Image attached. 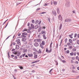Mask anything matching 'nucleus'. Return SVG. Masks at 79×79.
Listing matches in <instances>:
<instances>
[{"label": "nucleus", "instance_id": "1", "mask_svg": "<svg viewBox=\"0 0 79 79\" xmlns=\"http://www.w3.org/2000/svg\"><path fill=\"white\" fill-rule=\"evenodd\" d=\"M42 40L41 39H35L34 40L35 42H40L42 41Z\"/></svg>", "mask_w": 79, "mask_h": 79}, {"label": "nucleus", "instance_id": "2", "mask_svg": "<svg viewBox=\"0 0 79 79\" xmlns=\"http://www.w3.org/2000/svg\"><path fill=\"white\" fill-rule=\"evenodd\" d=\"M52 48H51L49 50H48V49H47V48H46V52L47 53H51V52H52Z\"/></svg>", "mask_w": 79, "mask_h": 79}, {"label": "nucleus", "instance_id": "3", "mask_svg": "<svg viewBox=\"0 0 79 79\" xmlns=\"http://www.w3.org/2000/svg\"><path fill=\"white\" fill-rule=\"evenodd\" d=\"M34 58H37V53L36 52H34Z\"/></svg>", "mask_w": 79, "mask_h": 79}, {"label": "nucleus", "instance_id": "4", "mask_svg": "<svg viewBox=\"0 0 79 79\" xmlns=\"http://www.w3.org/2000/svg\"><path fill=\"white\" fill-rule=\"evenodd\" d=\"M16 42H17V44L19 45H21V42H20V40L19 39H18L16 40Z\"/></svg>", "mask_w": 79, "mask_h": 79}, {"label": "nucleus", "instance_id": "5", "mask_svg": "<svg viewBox=\"0 0 79 79\" xmlns=\"http://www.w3.org/2000/svg\"><path fill=\"white\" fill-rule=\"evenodd\" d=\"M41 21H40V22H39V20H36L35 22V24H40L41 23Z\"/></svg>", "mask_w": 79, "mask_h": 79}, {"label": "nucleus", "instance_id": "6", "mask_svg": "<svg viewBox=\"0 0 79 79\" xmlns=\"http://www.w3.org/2000/svg\"><path fill=\"white\" fill-rule=\"evenodd\" d=\"M34 45L35 47H38L39 46V44L38 43L36 42L34 44Z\"/></svg>", "mask_w": 79, "mask_h": 79}, {"label": "nucleus", "instance_id": "7", "mask_svg": "<svg viewBox=\"0 0 79 79\" xmlns=\"http://www.w3.org/2000/svg\"><path fill=\"white\" fill-rule=\"evenodd\" d=\"M65 22H69V21H71V19H67L65 20Z\"/></svg>", "mask_w": 79, "mask_h": 79}, {"label": "nucleus", "instance_id": "8", "mask_svg": "<svg viewBox=\"0 0 79 79\" xmlns=\"http://www.w3.org/2000/svg\"><path fill=\"white\" fill-rule=\"evenodd\" d=\"M42 50L41 49H40L38 50V53H42Z\"/></svg>", "mask_w": 79, "mask_h": 79}, {"label": "nucleus", "instance_id": "9", "mask_svg": "<svg viewBox=\"0 0 79 79\" xmlns=\"http://www.w3.org/2000/svg\"><path fill=\"white\" fill-rule=\"evenodd\" d=\"M43 45L42 44H40V47H41V48H42V49H44V47L43 46Z\"/></svg>", "mask_w": 79, "mask_h": 79}, {"label": "nucleus", "instance_id": "10", "mask_svg": "<svg viewBox=\"0 0 79 79\" xmlns=\"http://www.w3.org/2000/svg\"><path fill=\"white\" fill-rule=\"evenodd\" d=\"M60 59L61 60V61L62 62V63H66V60H62V59H60Z\"/></svg>", "mask_w": 79, "mask_h": 79}, {"label": "nucleus", "instance_id": "11", "mask_svg": "<svg viewBox=\"0 0 79 79\" xmlns=\"http://www.w3.org/2000/svg\"><path fill=\"white\" fill-rule=\"evenodd\" d=\"M28 55L29 57H32L33 56L32 54H28Z\"/></svg>", "mask_w": 79, "mask_h": 79}, {"label": "nucleus", "instance_id": "12", "mask_svg": "<svg viewBox=\"0 0 79 79\" xmlns=\"http://www.w3.org/2000/svg\"><path fill=\"white\" fill-rule=\"evenodd\" d=\"M41 44L43 45H45V41H42Z\"/></svg>", "mask_w": 79, "mask_h": 79}, {"label": "nucleus", "instance_id": "13", "mask_svg": "<svg viewBox=\"0 0 79 79\" xmlns=\"http://www.w3.org/2000/svg\"><path fill=\"white\" fill-rule=\"evenodd\" d=\"M16 48L17 50H18L19 48V45H16Z\"/></svg>", "mask_w": 79, "mask_h": 79}, {"label": "nucleus", "instance_id": "14", "mask_svg": "<svg viewBox=\"0 0 79 79\" xmlns=\"http://www.w3.org/2000/svg\"><path fill=\"white\" fill-rule=\"evenodd\" d=\"M18 51H17V52H15V51H14L13 52V54H14V55H17V54H18Z\"/></svg>", "mask_w": 79, "mask_h": 79}, {"label": "nucleus", "instance_id": "15", "mask_svg": "<svg viewBox=\"0 0 79 79\" xmlns=\"http://www.w3.org/2000/svg\"><path fill=\"white\" fill-rule=\"evenodd\" d=\"M20 55H21V53L19 52V51H18V52H17V56H20Z\"/></svg>", "mask_w": 79, "mask_h": 79}, {"label": "nucleus", "instance_id": "16", "mask_svg": "<svg viewBox=\"0 0 79 79\" xmlns=\"http://www.w3.org/2000/svg\"><path fill=\"white\" fill-rule=\"evenodd\" d=\"M62 24L61 23L59 27V30H61V27H62Z\"/></svg>", "mask_w": 79, "mask_h": 79}, {"label": "nucleus", "instance_id": "17", "mask_svg": "<svg viewBox=\"0 0 79 79\" xmlns=\"http://www.w3.org/2000/svg\"><path fill=\"white\" fill-rule=\"evenodd\" d=\"M69 42L70 43L72 44L73 43V40L71 39H69Z\"/></svg>", "mask_w": 79, "mask_h": 79}, {"label": "nucleus", "instance_id": "18", "mask_svg": "<svg viewBox=\"0 0 79 79\" xmlns=\"http://www.w3.org/2000/svg\"><path fill=\"white\" fill-rule=\"evenodd\" d=\"M71 67L73 69H75V67L74 66V65H72Z\"/></svg>", "mask_w": 79, "mask_h": 79}, {"label": "nucleus", "instance_id": "19", "mask_svg": "<svg viewBox=\"0 0 79 79\" xmlns=\"http://www.w3.org/2000/svg\"><path fill=\"white\" fill-rule=\"evenodd\" d=\"M69 37L71 38V39H73V34H72L71 35H69Z\"/></svg>", "mask_w": 79, "mask_h": 79}, {"label": "nucleus", "instance_id": "20", "mask_svg": "<svg viewBox=\"0 0 79 79\" xmlns=\"http://www.w3.org/2000/svg\"><path fill=\"white\" fill-rule=\"evenodd\" d=\"M59 19H62V17H61V16L60 15H59Z\"/></svg>", "mask_w": 79, "mask_h": 79}, {"label": "nucleus", "instance_id": "21", "mask_svg": "<svg viewBox=\"0 0 79 79\" xmlns=\"http://www.w3.org/2000/svg\"><path fill=\"white\" fill-rule=\"evenodd\" d=\"M53 4L54 5H56L57 4V2H56V1H54Z\"/></svg>", "mask_w": 79, "mask_h": 79}, {"label": "nucleus", "instance_id": "22", "mask_svg": "<svg viewBox=\"0 0 79 79\" xmlns=\"http://www.w3.org/2000/svg\"><path fill=\"white\" fill-rule=\"evenodd\" d=\"M52 44H53V43L52 42H51V44H50V48H52Z\"/></svg>", "mask_w": 79, "mask_h": 79}, {"label": "nucleus", "instance_id": "23", "mask_svg": "<svg viewBox=\"0 0 79 79\" xmlns=\"http://www.w3.org/2000/svg\"><path fill=\"white\" fill-rule=\"evenodd\" d=\"M27 49H24L23 50V53H26L27 52Z\"/></svg>", "mask_w": 79, "mask_h": 79}, {"label": "nucleus", "instance_id": "24", "mask_svg": "<svg viewBox=\"0 0 79 79\" xmlns=\"http://www.w3.org/2000/svg\"><path fill=\"white\" fill-rule=\"evenodd\" d=\"M67 41H68V39L67 38H66L64 40L65 43V44L67 43Z\"/></svg>", "mask_w": 79, "mask_h": 79}, {"label": "nucleus", "instance_id": "25", "mask_svg": "<svg viewBox=\"0 0 79 79\" xmlns=\"http://www.w3.org/2000/svg\"><path fill=\"white\" fill-rule=\"evenodd\" d=\"M72 51L73 52H76V49L75 48H73L72 49Z\"/></svg>", "mask_w": 79, "mask_h": 79}, {"label": "nucleus", "instance_id": "26", "mask_svg": "<svg viewBox=\"0 0 79 79\" xmlns=\"http://www.w3.org/2000/svg\"><path fill=\"white\" fill-rule=\"evenodd\" d=\"M57 13H58V14H59V13H60V10H59V8H57Z\"/></svg>", "mask_w": 79, "mask_h": 79}, {"label": "nucleus", "instance_id": "27", "mask_svg": "<svg viewBox=\"0 0 79 79\" xmlns=\"http://www.w3.org/2000/svg\"><path fill=\"white\" fill-rule=\"evenodd\" d=\"M65 53H67L68 54V53H69V50H67L66 51H66L65 52Z\"/></svg>", "mask_w": 79, "mask_h": 79}, {"label": "nucleus", "instance_id": "28", "mask_svg": "<svg viewBox=\"0 0 79 79\" xmlns=\"http://www.w3.org/2000/svg\"><path fill=\"white\" fill-rule=\"evenodd\" d=\"M45 32H46L44 31H42L41 32V34H45Z\"/></svg>", "mask_w": 79, "mask_h": 79}, {"label": "nucleus", "instance_id": "29", "mask_svg": "<svg viewBox=\"0 0 79 79\" xmlns=\"http://www.w3.org/2000/svg\"><path fill=\"white\" fill-rule=\"evenodd\" d=\"M70 55L71 56H73V55H74V53L73 52H71L70 53Z\"/></svg>", "mask_w": 79, "mask_h": 79}, {"label": "nucleus", "instance_id": "30", "mask_svg": "<svg viewBox=\"0 0 79 79\" xmlns=\"http://www.w3.org/2000/svg\"><path fill=\"white\" fill-rule=\"evenodd\" d=\"M22 35H27V33L26 32H23L22 33Z\"/></svg>", "mask_w": 79, "mask_h": 79}, {"label": "nucleus", "instance_id": "31", "mask_svg": "<svg viewBox=\"0 0 79 79\" xmlns=\"http://www.w3.org/2000/svg\"><path fill=\"white\" fill-rule=\"evenodd\" d=\"M43 37L44 39H47V37L45 36V35H43Z\"/></svg>", "mask_w": 79, "mask_h": 79}, {"label": "nucleus", "instance_id": "32", "mask_svg": "<svg viewBox=\"0 0 79 79\" xmlns=\"http://www.w3.org/2000/svg\"><path fill=\"white\" fill-rule=\"evenodd\" d=\"M39 60H37L36 61H35V62H33L31 63V64H32L33 63H37V62H39Z\"/></svg>", "mask_w": 79, "mask_h": 79}, {"label": "nucleus", "instance_id": "33", "mask_svg": "<svg viewBox=\"0 0 79 79\" xmlns=\"http://www.w3.org/2000/svg\"><path fill=\"white\" fill-rule=\"evenodd\" d=\"M22 41L24 42V41H26V39L25 38H23L22 39Z\"/></svg>", "mask_w": 79, "mask_h": 79}, {"label": "nucleus", "instance_id": "34", "mask_svg": "<svg viewBox=\"0 0 79 79\" xmlns=\"http://www.w3.org/2000/svg\"><path fill=\"white\" fill-rule=\"evenodd\" d=\"M67 45H68V46H70L71 45V43H67Z\"/></svg>", "mask_w": 79, "mask_h": 79}, {"label": "nucleus", "instance_id": "35", "mask_svg": "<svg viewBox=\"0 0 79 79\" xmlns=\"http://www.w3.org/2000/svg\"><path fill=\"white\" fill-rule=\"evenodd\" d=\"M31 26L32 27V28H34V25L32 24H31Z\"/></svg>", "mask_w": 79, "mask_h": 79}, {"label": "nucleus", "instance_id": "36", "mask_svg": "<svg viewBox=\"0 0 79 79\" xmlns=\"http://www.w3.org/2000/svg\"><path fill=\"white\" fill-rule=\"evenodd\" d=\"M69 48L70 49H71L72 48H73V47L71 46H69Z\"/></svg>", "mask_w": 79, "mask_h": 79}, {"label": "nucleus", "instance_id": "37", "mask_svg": "<svg viewBox=\"0 0 79 79\" xmlns=\"http://www.w3.org/2000/svg\"><path fill=\"white\" fill-rule=\"evenodd\" d=\"M19 67L21 69H23V66H19Z\"/></svg>", "mask_w": 79, "mask_h": 79}, {"label": "nucleus", "instance_id": "38", "mask_svg": "<svg viewBox=\"0 0 79 79\" xmlns=\"http://www.w3.org/2000/svg\"><path fill=\"white\" fill-rule=\"evenodd\" d=\"M32 23H33V24H34V23H35V21L34 20H32Z\"/></svg>", "mask_w": 79, "mask_h": 79}, {"label": "nucleus", "instance_id": "39", "mask_svg": "<svg viewBox=\"0 0 79 79\" xmlns=\"http://www.w3.org/2000/svg\"><path fill=\"white\" fill-rule=\"evenodd\" d=\"M24 31H27V29H24L23 30V32H24Z\"/></svg>", "mask_w": 79, "mask_h": 79}, {"label": "nucleus", "instance_id": "40", "mask_svg": "<svg viewBox=\"0 0 79 79\" xmlns=\"http://www.w3.org/2000/svg\"><path fill=\"white\" fill-rule=\"evenodd\" d=\"M77 36V34L75 33L74 34V37H75H75H76Z\"/></svg>", "mask_w": 79, "mask_h": 79}, {"label": "nucleus", "instance_id": "41", "mask_svg": "<svg viewBox=\"0 0 79 79\" xmlns=\"http://www.w3.org/2000/svg\"><path fill=\"white\" fill-rule=\"evenodd\" d=\"M14 58H15V60H16V59H18V57H17V56H15Z\"/></svg>", "mask_w": 79, "mask_h": 79}, {"label": "nucleus", "instance_id": "42", "mask_svg": "<svg viewBox=\"0 0 79 79\" xmlns=\"http://www.w3.org/2000/svg\"><path fill=\"white\" fill-rule=\"evenodd\" d=\"M52 70H53V69H52L49 71V73H50L52 72Z\"/></svg>", "mask_w": 79, "mask_h": 79}, {"label": "nucleus", "instance_id": "43", "mask_svg": "<svg viewBox=\"0 0 79 79\" xmlns=\"http://www.w3.org/2000/svg\"><path fill=\"white\" fill-rule=\"evenodd\" d=\"M35 29H37L38 28V25H36L35 26Z\"/></svg>", "mask_w": 79, "mask_h": 79}, {"label": "nucleus", "instance_id": "44", "mask_svg": "<svg viewBox=\"0 0 79 79\" xmlns=\"http://www.w3.org/2000/svg\"><path fill=\"white\" fill-rule=\"evenodd\" d=\"M40 10V8H38L36 10V11H39V10Z\"/></svg>", "mask_w": 79, "mask_h": 79}, {"label": "nucleus", "instance_id": "45", "mask_svg": "<svg viewBox=\"0 0 79 79\" xmlns=\"http://www.w3.org/2000/svg\"><path fill=\"white\" fill-rule=\"evenodd\" d=\"M16 49H13L11 50L12 52H14V51H15Z\"/></svg>", "mask_w": 79, "mask_h": 79}, {"label": "nucleus", "instance_id": "46", "mask_svg": "<svg viewBox=\"0 0 79 79\" xmlns=\"http://www.w3.org/2000/svg\"><path fill=\"white\" fill-rule=\"evenodd\" d=\"M78 59L79 57H78V56H77L76 57V60H78Z\"/></svg>", "mask_w": 79, "mask_h": 79}, {"label": "nucleus", "instance_id": "47", "mask_svg": "<svg viewBox=\"0 0 79 79\" xmlns=\"http://www.w3.org/2000/svg\"><path fill=\"white\" fill-rule=\"evenodd\" d=\"M77 53L76 52H75L73 53V55H74V56H76V55Z\"/></svg>", "mask_w": 79, "mask_h": 79}, {"label": "nucleus", "instance_id": "48", "mask_svg": "<svg viewBox=\"0 0 79 79\" xmlns=\"http://www.w3.org/2000/svg\"><path fill=\"white\" fill-rule=\"evenodd\" d=\"M26 55V53H24L23 54L22 56L23 57H24V56Z\"/></svg>", "mask_w": 79, "mask_h": 79}, {"label": "nucleus", "instance_id": "49", "mask_svg": "<svg viewBox=\"0 0 79 79\" xmlns=\"http://www.w3.org/2000/svg\"><path fill=\"white\" fill-rule=\"evenodd\" d=\"M77 44L79 45V40H78L77 41Z\"/></svg>", "mask_w": 79, "mask_h": 79}, {"label": "nucleus", "instance_id": "50", "mask_svg": "<svg viewBox=\"0 0 79 79\" xmlns=\"http://www.w3.org/2000/svg\"><path fill=\"white\" fill-rule=\"evenodd\" d=\"M30 26V23H27V26Z\"/></svg>", "mask_w": 79, "mask_h": 79}, {"label": "nucleus", "instance_id": "51", "mask_svg": "<svg viewBox=\"0 0 79 79\" xmlns=\"http://www.w3.org/2000/svg\"><path fill=\"white\" fill-rule=\"evenodd\" d=\"M13 45H15V44H16V43L15 42H13L12 44Z\"/></svg>", "mask_w": 79, "mask_h": 79}, {"label": "nucleus", "instance_id": "52", "mask_svg": "<svg viewBox=\"0 0 79 79\" xmlns=\"http://www.w3.org/2000/svg\"><path fill=\"white\" fill-rule=\"evenodd\" d=\"M45 13H46V12H43L41 13V14H44Z\"/></svg>", "mask_w": 79, "mask_h": 79}, {"label": "nucleus", "instance_id": "53", "mask_svg": "<svg viewBox=\"0 0 79 79\" xmlns=\"http://www.w3.org/2000/svg\"><path fill=\"white\" fill-rule=\"evenodd\" d=\"M21 33H18V36H20V35H21Z\"/></svg>", "mask_w": 79, "mask_h": 79}, {"label": "nucleus", "instance_id": "54", "mask_svg": "<svg viewBox=\"0 0 79 79\" xmlns=\"http://www.w3.org/2000/svg\"><path fill=\"white\" fill-rule=\"evenodd\" d=\"M22 58H23V56H22V55H21L20 56L19 58L21 59Z\"/></svg>", "mask_w": 79, "mask_h": 79}, {"label": "nucleus", "instance_id": "55", "mask_svg": "<svg viewBox=\"0 0 79 79\" xmlns=\"http://www.w3.org/2000/svg\"><path fill=\"white\" fill-rule=\"evenodd\" d=\"M22 37H24V38H26V36H24V35H22Z\"/></svg>", "mask_w": 79, "mask_h": 79}, {"label": "nucleus", "instance_id": "56", "mask_svg": "<svg viewBox=\"0 0 79 79\" xmlns=\"http://www.w3.org/2000/svg\"><path fill=\"white\" fill-rule=\"evenodd\" d=\"M8 21V20H6V21L4 23H3V24H5V23H6V21Z\"/></svg>", "mask_w": 79, "mask_h": 79}, {"label": "nucleus", "instance_id": "57", "mask_svg": "<svg viewBox=\"0 0 79 79\" xmlns=\"http://www.w3.org/2000/svg\"><path fill=\"white\" fill-rule=\"evenodd\" d=\"M61 57H62V59H64V56H61Z\"/></svg>", "mask_w": 79, "mask_h": 79}, {"label": "nucleus", "instance_id": "58", "mask_svg": "<svg viewBox=\"0 0 79 79\" xmlns=\"http://www.w3.org/2000/svg\"><path fill=\"white\" fill-rule=\"evenodd\" d=\"M73 60H71V63H73Z\"/></svg>", "mask_w": 79, "mask_h": 79}, {"label": "nucleus", "instance_id": "59", "mask_svg": "<svg viewBox=\"0 0 79 79\" xmlns=\"http://www.w3.org/2000/svg\"><path fill=\"white\" fill-rule=\"evenodd\" d=\"M72 60H74V59H75V58L74 57H72Z\"/></svg>", "mask_w": 79, "mask_h": 79}, {"label": "nucleus", "instance_id": "60", "mask_svg": "<svg viewBox=\"0 0 79 79\" xmlns=\"http://www.w3.org/2000/svg\"><path fill=\"white\" fill-rule=\"evenodd\" d=\"M11 57H14V56H14V55H11Z\"/></svg>", "mask_w": 79, "mask_h": 79}, {"label": "nucleus", "instance_id": "61", "mask_svg": "<svg viewBox=\"0 0 79 79\" xmlns=\"http://www.w3.org/2000/svg\"><path fill=\"white\" fill-rule=\"evenodd\" d=\"M56 65H58V62L56 63Z\"/></svg>", "mask_w": 79, "mask_h": 79}, {"label": "nucleus", "instance_id": "62", "mask_svg": "<svg viewBox=\"0 0 79 79\" xmlns=\"http://www.w3.org/2000/svg\"><path fill=\"white\" fill-rule=\"evenodd\" d=\"M75 63H76V64H78V61H76L75 62Z\"/></svg>", "mask_w": 79, "mask_h": 79}, {"label": "nucleus", "instance_id": "63", "mask_svg": "<svg viewBox=\"0 0 79 79\" xmlns=\"http://www.w3.org/2000/svg\"><path fill=\"white\" fill-rule=\"evenodd\" d=\"M43 29H45V26L43 27Z\"/></svg>", "mask_w": 79, "mask_h": 79}, {"label": "nucleus", "instance_id": "64", "mask_svg": "<svg viewBox=\"0 0 79 79\" xmlns=\"http://www.w3.org/2000/svg\"><path fill=\"white\" fill-rule=\"evenodd\" d=\"M77 54L78 55V56L79 55V52H77Z\"/></svg>", "mask_w": 79, "mask_h": 79}]
</instances>
